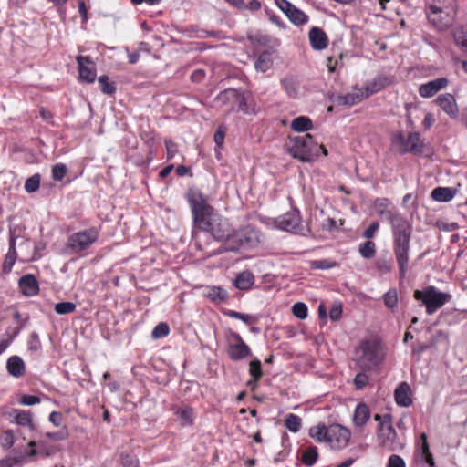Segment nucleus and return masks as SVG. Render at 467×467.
<instances>
[{
  "label": "nucleus",
  "instance_id": "obj_25",
  "mask_svg": "<svg viewBox=\"0 0 467 467\" xmlns=\"http://www.w3.org/2000/svg\"><path fill=\"white\" fill-rule=\"evenodd\" d=\"M6 369L10 375L19 378L25 374L24 360L18 356H12L7 359Z\"/></svg>",
  "mask_w": 467,
  "mask_h": 467
},
{
  "label": "nucleus",
  "instance_id": "obj_13",
  "mask_svg": "<svg viewBox=\"0 0 467 467\" xmlns=\"http://www.w3.org/2000/svg\"><path fill=\"white\" fill-rule=\"evenodd\" d=\"M385 425L378 428V439L382 447L388 450H395L397 432L392 426V421L389 423V418L387 417Z\"/></svg>",
  "mask_w": 467,
  "mask_h": 467
},
{
  "label": "nucleus",
  "instance_id": "obj_28",
  "mask_svg": "<svg viewBox=\"0 0 467 467\" xmlns=\"http://www.w3.org/2000/svg\"><path fill=\"white\" fill-rule=\"evenodd\" d=\"M254 284V276L250 271H243L237 275L234 285L240 290H248Z\"/></svg>",
  "mask_w": 467,
  "mask_h": 467
},
{
  "label": "nucleus",
  "instance_id": "obj_57",
  "mask_svg": "<svg viewBox=\"0 0 467 467\" xmlns=\"http://www.w3.org/2000/svg\"><path fill=\"white\" fill-rule=\"evenodd\" d=\"M226 129L223 126H220L214 133L213 140L217 146H222L224 141Z\"/></svg>",
  "mask_w": 467,
  "mask_h": 467
},
{
  "label": "nucleus",
  "instance_id": "obj_17",
  "mask_svg": "<svg viewBox=\"0 0 467 467\" xmlns=\"http://www.w3.org/2000/svg\"><path fill=\"white\" fill-rule=\"evenodd\" d=\"M76 59L80 79L87 83H93L96 80L97 73L89 57L78 56Z\"/></svg>",
  "mask_w": 467,
  "mask_h": 467
},
{
  "label": "nucleus",
  "instance_id": "obj_37",
  "mask_svg": "<svg viewBox=\"0 0 467 467\" xmlns=\"http://www.w3.org/2000/svg\"><path fill=\"white\" fill-rule=\"evenodd\" d=\"M318 458L317 449L315 446L307 448L302 455V462L306 466H313Z\"/></svg>",
  "mask_w": 467,
  "mask_h": 467
},
{
  "label": "nucleus",
  "instance_id": "obj_10",
  "mask_svg": "<svg viewBox=\"0 0 467 467\" xmlns=\"http://www.w3.org/2000/svg\"><path fill=\"white\" fill-rule=\"evenodd\" d=\"M227 353L232 360L238 361L252 355L249 346L238 333L231 331L227 337Z\"/></svg>",
  "mask_w": 467,
  "mask_h": 467
},
{
  "label": "nucleus",
  "instance_id": "obj_38",
  "mask_svg": "<svg viewBox=\"0 0 467 467\" xmlns=\"http://www.w3.org/2000/svg\"><path fill=\"white\" fill-rule=\"evenodd\" d=\"M359 254L365 259H371L376 254V244L372 241H367L359 245Z\"/></svg>",
  "mask_w": 467,
  "mask_h": 467
},
{
  "label": "nucleus",
  "instance_id": "obj_54",
  "mask_svg": "<svg viewBox=\"0 0 467 467\" xmlns=\"http://www.w3.org/2000/svg\"><path fill=\"white\" fill-rule=\"evenodd\" d=\"M368 379L365 372H359L355 376L353 382L357 389H362L368 383Z\"/></svg>",
  "mask_w": 467,
  "mask_h": 467
},
{
  "label": "nucleus",
  "instance_id": "obj_62",
  "mask_svg": "<svg viewBox=\"0 0 467 467\" xmlns=\"http://www.w3.org/2000/svg\"><path fill=\"white\" fill-rule=\"evenodd\" d=\"M379 228V223L378 222H373L369 224V226L364 231L363 237L367 239L373 238L375 234L378 232Z\"/></svg>",
  "mask_w": 467,
  "mask_h": 467
},
{
  "label": "nucleus",
  "instance_id": "obj_60",
  "mask_svg": "<svg viewBox=\"0 0 467 467\" xmlns=\"http://www.w3.org/2000/svg\"><path fill=\"white\" fill-rule=\"evenodd\" d=\"M420 463L423 464V467H435V462L433 456L431 452L426 454H420L418 456Z\"/></svg>",
  "mask_w": 467,
  "mask_h": 467
},
{
  "label": "nucleus",
  "instance_id": "obj_55",
  "mask_svg": "<svg viewBox=\"0 0 467 467\" xmlns=\"http://www.w3.org/2000/svg\"><path fill=\"white\" fill-rule=\"evenodd\" d=\"M335 263L327 259L316 260L311 263V267L314 269L327 270L335 266Z\"/></svg>",
  "mask_w": 467,
  "mask_h": 467
},
{
  "label": "nucleus",
  "instance_id": "obj_35",
  "mask_svg": "<svg viewBox=\"0 0 467 467\" xmlns=\"http://www.w3.org/2000/svg\"><path fill=\"white\" fill-rule=\"evenodd\" d=\"M98 82L99 85V88L101 92L105 95L111 96L115 94L117 90V86L115 82H110L109 80V77L106 75L99 76L98 78Z\"/></svg>",
  "mask_w": 467,
  "mask_h": 467
},
{
  "label": "nucleus",
  "instance_id": "obj_59",
  "mask_svg": "<svg viewBox=\"0 0 467 467\" xmlns=\"http://www.w3.org/2000/svg\"><path fill=\"white\" fill-rule=\"evenodd\" d=\"M388 467H406V463L400 456L393 454L389 458Z\"/></svg>",
  "mask_w": 467,
  "mask_h": 467
},
{
  "label": "nucleus",
  "instance_id": "obj_47",
  "mask_svg": "<svg viewBox=\"0 0 467 467\" xmlns=\"http://www.w3.org/2000/svg\"><path fill=\"white\" fill-rule=\"evenodd\" d=\"M170 333V327L168 324L166 323H159L155 327L153 328L151 332V337L155 339L165 337Z\"/></svg>",
  "mask_w": 467,
  "mask_h": 467
},
{
  "label": "nucleus",
  "instance_id": "obj_3",
  "mask_svg": "<svg viewBox=\"0 0 467 467\" xmlns=\"http://www.w3.org/2000/svg\"><path fill=\"white\" fill-rule=\"evenodd\" d=\"M292 145L288 149L291 156L300 160L303 162H311L320 152L323 155H327V150L323 145H319L314 141L310 134L303 136H295L290 138Z\"/></svg>",
  "mask_w": 467,
  "mask_h": 467
},
{
  "label": "nucleus",
  "instance_id": "obj_30",
  "mask_svg": "<svg viewBox=\"0 0 467 467\" xmlns=\"http://www.w3.org/2000/svg\"><path fill=\"white\" fill-rule=\"evenodd\" d=\"M290 127L296 132H306L313 128V122L307 116H299L292 120Z\"/></svg>",
  "mask_w": 467,
  "mask_h": 467
},
{
  "label": "nucleus",
  "instance_id": "obj_26",
  "mask_svg": "<svg viewBox=\"0 0 467 467\" xmlns=\"http://www.w3.org/2000/svg\"><path fill=\"white\" fill-rule=\"evenodd\" d=\"M456 192L457 191L451 187H437L432 190L431 197L436 202H448L455 197Z\"/></svg>",
  "mask_w": 467,
  "mask_h": 467
},
{
  "label": "nucleus",
  "instance_id": "obj_27",
  "mask_svg": "<svg viewBox=\"0 0 467 467\" xmlns=\"http://www.w3.org/2000/svg\"><path fill=\"white\" fill-rule=\"evenodd\" d=\"M366 99L362 88L356 92H350L337 97V101L339 105L353 106L359 103L362 99Z\"/></svg>",
  "mask_w": 467,
  "mask_h": 467
},
{
  "label": "nucleus",
  "instance_id": "obj_34",
  "mask_svg": "<svg viewBox=\"0 0 467 467\" xmlns=\"http://www.w3.org/2000/svg\"><path fill=\"white\" fill-rule=\"evenodd\" d=\"M287 17L296 26L306 25L309 20L308 16L304 11L297 8L296 6H295L292 9L290 14H288Z\"/></svg>",
  "mask_w": 467,
  "mask_h": 467
},
{
  "label": "nucleus",
  "instance_id": "obj_33",
  "mask_svg": "<svg viewBox=\"0 0 467 467\" xmlns=\"http://www.w3.org/2000/svg\"><path fill=\"white\" fill-rule=\"evenodd\" d=\"M273 66V60L271 58V54L267 51L263 52L259 55L254 62V67L257 71L266 72Z\"/></svg>",
  "mask_w": 467,
  "mask_h": 467
},
{
  "label": "nucleus",
  "instance_id": "obj_39",
  "mask_svg": "<svg viewBox=\"0 0 467 467\" xmlns=\"http://www.w3.org/2000/svg\"><path fill=\"white\" fill-rule=\"evenodd\" d=\"M16 421L18 425L28 427L30 430L35 429V423L33 422V417L30 412H17L16 415Z\"/></svg>",
  "mask_w": 467,
  "mask_h": 467
},
{
  "label": "nucleus",
  "instance_id": "obj_19",
  "mask_svg": "<svg viewBox=\"0 0 467 467\" xmlns=\"http://www.w3.org/2000/svg\"><path fill=\"white\" fill-rule=\"evenodd\" d=\"M411 389L407 382H401L394 391V398L400 407H410L412 404Z\"/></svg>",
  "mask_w": 467,
  "mask_h": 467
},
{
  "label": "nucleus",
  "instance_id": "obj_4",
  "mask_svg": "<svg viewBox=\"0 0 467 467\" xmlns=\"http://www.w3.org/2000/svg\"><path fill=\"white\" fill-rule=\"evenodd\" d=\"M358 364L364 370L376 369L384 360L385 354L378 339L362 341L356 349Z\"/></svg>",
  "mask_w": 467,
  "mask_h": 467
},
{
  "label": "nucleus",
  "instance_id": "obj_24",
  "mask_svg": "<svg viewBox=\"0 0 467 467\" xmlns=\"http://www.w3.org/2000/svg\"><path fill=\"white\" fill-rule=\"evenodd\" d=\"M370 418V410L366 403H358L356 406L353 421L357 427H363Z\"/></svg>",
  "mask_w": 467,
  "mask_h": 467
},
{
  "label": "nucleus",
  "instance_id": "obj_14",
  "mask_svg": "<svg viewBox=\"0 0 467 467\" xmlns=\"http://www.w3.org/2000/svg\"><path fill=\"white\" fill-rule=\"evenodd\" d=\"M171 410L173 412L174 416H176L177 420H180L181 427H191L194 424L196 414L193 408L188 405H173Z\"/></svg>",
  "mask_w": 467,
  "mask_h": 467
},
{
  "label": "nucleus",
  "instance_id": "obj_61",
  "mask_svg": "<svg viewBox=\"0 0 467 467\" xmlns=\"http://www.w3.org/2000/svg\"><path fill=\"white\" fill-rule=\"evenodd\" d=\"M275 2L276 5L285 14L286 16L295 7V5L287 0H275Z\"/></svg>",
  "mask_w": 467,
  "mask_h": 467
},
{
  "label": "nucleus",
  "instance_id": "obj_43",
  "mask_svg": "<svg viewBox=\"0 0 467 467\" xmlns=\"http://www.w3.org/2000/svg\"><path fill=\"white\" fill-rule=\"evenodd\" d=\"M249 374L254 379V382H257L261 377L263 376V371L261 368V361L259 359H254L250 362L249 365Z\"/></svg>",
  "mask_w": 467,
  "mask_h": 467
},
{
  "label": "nucleus",
  "instance_id": "obj_31",
  "mask_svg": "<svg viewBox=\"0 0 467 467\" xmlns=\"http://www.w3.org/2000/svg\"><path fill=\"white\" fill-rule=\"evenodd\" d=\"M281 85L290 98H296L299 92V82L294 77H286L281 80Z\"/></svg>",
  "mask_w": 467,
  "mask_h": 467
},
{
  "label": "nucleus",
  "instance_id": "obj_46",
  "mask_svg": "<svg viewBox=\"0 0 467 467\" xmlns=\"http://www.w3.org/2000/svg\"><path fill=\"white\" fill-rule=\"evenodd\" d=\"M15 441H16V439H15V434H14L13 431L6 430V431H3V433L0 437V443L3 448H5V449L11 448L14 445Z\"/></svg>",
  "mask_w": 467,
  "mask_h": 467
},
{
  "label": "nucleus",
  "instance_id": "obj_11",
  "mask_svg": "<svg viewBox=\"0 0 467 467\" xmlns=\"http://www.w3.org/2000/svg\"><path fill=\"white\" fill-rule=\"evenodd\" d=\"M392 141L396 145L400 146L401 153H420L422 150V143L420 136L418 132H410L408 137L405 138L401 132L393 136Z\"/></svg>",
  "mask_w": 467,
  "mask_h": 467
},
{
  "label": "nucleus",
  "instance_id": "obj_8",
  "mask_svg": "<svg viewBox=\"0 0 467 467\" xmlns=\"http://www.w3.org/2000/svg\"><path fill=\"white\" fill-rule=\"evenodd\" d=\"M414 297L422 301L427 314L432 315L451 299V295L438 291L434 286H428L423 291H415Z\"/></svg>",
  "mask_w": 467,
  "mask_h": 467
},
{
  "label": "nucleus",
  "instance_id": "obj_7",
  "mask_svg": "<svg viewBox=\"0 0 467 467\" xmlns=\"http://www.w3.org/2000/svg\"><path fill=\"white\" fill-rule=\"evenodd\" d=\"M274 226L276 229L305 237L311 234L310 228L302 224V219L297 210H292L275 218Z\"/></svg>",
  "mask_w": 467,
  "mask_h": 467
},
{
  "label": "nucleus",
  "instance_id": "obj_6",
  "mask_svg": "<svg viewBox=\"0 0 467 467\" xmlns=\"http://www.w3.org/2000/svg\"><path fill=\"white\" fill-rule=\"evenodd\" d=\"M226 250L238 251L241 248H252L260 243V232L252 225H246L233 231L226 236Z\"/></svg>",
  "mask_w": 467,
  "mask_h": 467
},
{
  "label": "nucleus",
  "instance_id": "obj_29",
  "mask_svg": "<svg viewBox=\"0 0 467 467\" xmlns=\"http://www.w3.org/2000/svg\"><path fill=\"white\" fill-rule=\"evenodd\" d=\"M309 436L317 442H327L328 427L324 423L312 426L308 431Z\"/></svg>",
  "mask_w": 467,
  "mask_h": 467
},
{
  "label": "nucleus",
  "instance_id": "obj_51",
  "mask_svg": "<svg viewBox=\"0 0 467 467\" xmlns=\"http://www.w3.org/2000/svg\"><path fill=\"white\" fill-rule=\"evenodd\" d=\"M376 268L380 275H386L392 271V263L388 259L379 258L376 261Z\"/></svg>",
  "mask_w": 467,
  "mask_h": 467
},
{
  "label": "nucleus",
  "instance_id": "obj_49",
  "mask_svg": "<svg viewBox=\"0 0 467 467\" xmlns=\"http://www.w3.org/2000/svg\"><path fill=\"white\" fill-rule=\"evenodd\" d=\"M430 451V446L427 440V434L422 432L420 435V439L417 441V455L426 454Z\"/></svg>",
  "mask_w": 467,
  "mask_h": 467
},
{
  "label": "nucleus",
  "instance_id": "obj_12",
  "mask_svg": "<svg viewBox=\"0 0 467 467\" xmlns=\"http://www.w3.org/2000/svg\"><path fill=\"white\" fill-rule=\"evenodd\" d=\"M350 439L349 431L340 424L328 426L327 442L334 450H341L348 446Z\"/></svg>",
  "mask_w": 467,
  "mask_h": 467
},
{
  "label": "nucleus",
  "instance_id": "obj_36",
  "mask_svg": "<svg viewBox=\"0 0 467 467\" xmlns=\"http://www.w3.org/2000/svg\"><path fill=\"white\" fill-rule=\"evenodd\" d=\"M302 425V420L299 416L290 413L285 420V426L291 432L296 433L299 431Z\"/></svg>",
  "mask_w": 467,
  "mask_h": 467
},
{
  "label": "nucleus",
  "instance_id": "obj_40",
  "mask_svg": "<svg viewBox=\"0 0 467 467\" xmlns=\"http://www.w3.org/2000/svg\"><path fill=\"white\" fill-rule=\"evenodd\" d=\"M40 181H41V177L38 173H36V174L32 175L31 177H29L26 181L25 185H24L26 192L28 193H33V192H36L40 186Z\"/></svg>",
  "mask_w": 467,
  "mask_h": 467
},
{
  "label": "nucleus",
  "instance_id": "obj_20",
  "mask_svg": "<svg viewBox=\"0 0 467 467\" xmlns=\"http://www.w3.org/2000/svg\"><path fill=\"white\" fill-rule=\"evenodd\" d=\"M18 285L21 292L28 296H36L39 291L36 278L31 274H26L19 278Z\"/></svg>",
  "mask_w": 467,
  "mask_h": 467
},
{
  "label": "nucleus",
  "instance_id": "obj_50",
  "mask_svg": "<svg viewBox=\"0 0 467 467\" xmlns=\"http://www.w3.org/2000/svg\"><path fill=\"white\" fill-rule=\"evenodd\" d=\"M236 99L235 104L237 105V109L244 114H249L250 110L244 92L238 89V96H236Z\"/></svg>",
  "mask_w": 467,
  "mask_h": 467
},
{
  "label": "nucleus",
  "instance_id": "obj_2",
  "mask_svg": "<svg viewBox=\"0 0 467 467\" xmlns=\"http://www.w3.org/2000/svg\"><path fill=\"white\" fill-rule=\"evenodd\" d=\"M195 228L209 233L215 240H224L230 235L231 224L208 204L207 197L197 190L187 195Z\"/></svg>",
  "mask_w": 467,
  "mask_h": 467
},
{
  "label": "nucleus",
  "instance_id": "obj_32",
  "mask_svg": "<svg viewBox=\"0 0 467 467\" xmlns=\"http://www.w3.org/2000/svg\"><path fill=\"white\" fill-rule=\"evenodd\" d=\"M453 38L455 44L467 52V24L454 28Z\"/></svg>",
  "mask_w": 467,
  "mask_h": 467
},
{
  "label": "nucleus",
  "instance_id": "obj_22",
  "mask_svg": "<svg viewBox=\"0 0 467 467\" xmlns=\"http://www.w3.org/2000/svg\"><path fill=\"white\" fill-rule=\"evenodd\" d=\"M236 96H238V89L236 88H226L223 91H221L214 99V103H216L218 106H231V110L235 109V101H236Z\"/></svg>",
  "mask_w": 467,
  "mask_h": 467
},
{
  "label": "nucleus",
  "instance_id": "obj_18",
  "mask_svg": "<svg viewBox=\"0 0 467 467\" xmlns=\"http://www.w3.org/2000/svg\"><path fill=\"white\" fill-rule=\"evenodd\" d=\"M308 37L310 46L314 50L321 51L328 46V38L324 30L319 27H312L309 30Z\"/></svg>",
  "mask_w": 467,
  "mask_h": 467
},
{
  "label": "nucleus",
  "instance_id": "obj_64",
  "mask_svg": "<svg viewBox=\"0 0 467 467\" xmlns=\"http://www.w3.org/2000/svg\"><path fill=\"white\" fill-rule=\"evenodd\" d=\"M49 421L56 427L62 424V414L58 411H53L49 415Z\"/></svg>",
  "mask_w": 467,
  "mask_h": 467
},
{
  "label": "nucleus",
  "instance_id": "obj_21",
  "mask_svg": "<svg viewBox=\"0 0 467 467\" xmlns=\"http://www.w3.org/2000/svg\"><path fill=\"white\" fill-rule=\"evenodd\" d=\"M390 84L391 79L389 77L379 76L373 78L371 81L368 82L367 85L361 88L365 97L368 98L369 96L380 91Z\"/></svg>",
  "mask_w": 467,
  "mask_h": 467
},
{
  "label": "nucleus",
  "instance_id": "obj_1",
  "mask_svg": "<svg viewBox=\"0 0 467 467\" xmlns=\"http://www.w3.org/2000/svg\"><path fill=\"white\" fill-rule=\"evenodd\" d=\"M373 210L382 220L391 225L393 253L399 266L400 277L405 278L410 261V239L412 225L395 210V206L388 198H377L373 202Z\"/></svg>",
  "mask_w": 467,
  "mask_h": 467
},
{
  "label": "nucleus",
  "instance_id": "obj_56",
  "mask_svg": "<svg viewBox=\"0 0 467 467\" xmlns=\"http://www.w3.org/2000/svg\"><path fill=\"white\" fill-rule=\"evenodd\" d=\"M341 315H342L341 303H335L329 311L330 319L333 321H337L341 317Z\"/></svg>",
  "mask_w": 467,
  "mask_h": 467
},
{
  "label": "nucleus",
  "instance_id": "obj_48",
  "mask_svg": "<svg viewBox=\"0 0 467 467\" xmlns=\"http://www.w3.org/2000/svg\"><path fill=\"white\" fill-rule=\"evenodd\" d=\"M17 254L7 253L2 265L3 274L7 275L12 271V268L16 261Z\"/></svg>",
  "mask_w": 467,
  "mask_h": 467
},
{
  "label": "nucleus",
  "instance_id": "obj_15",
  "mask_svg": "<svg viewBox=\"0 0 467 467\" xmlns=\"http://www.w3.org/2000/svg\"><path fill=\"white\" fill-rule=\"evenodd\" d=\"M449 84L447 78H439L427 83H424L419 88V94L421 98L429 99L433 97L440 90L445 88Z\"/></svg>",
  "mask_w": 467,
  "mask_h": 467
},
{
  "label": "nucleus",
  "instance_id": "obj_16",
  "mask_svg": "<svg viewBox=\"0 0 467 467\" xmlns=\"http://www.w3.org/2000/svg\"><path fill=\"white\" fill-rule=\"evenodd\" d=\"M436 104L451 118L459 115V108L455 97L451 93L441 94L435 99Z\"/></svg>",
  "mask_w": 467,
  "mask_h": 467
},
{
  "label": "nucleus",
  "instance_id": "obj_41",
  "mask_svg": "<svg viewBox=\"0 0 467 467\" xmlns=\"http://www.w3.org/2000/svg\"><path fill=\"white\" fill-rule=\"evenodd\" d=\"M384 305L388 308H394L398 304V293L395 288H391L383 295Z\"/></svg>",
  "mask_w": 467,
  "mask_h": 467
},
{
  "label": "nucleus",
  "instance_id": "obj_45",
  "mask_svg": "<svg viewBox=\"0 0 467 467\" xmlns=\"http://www.w3.org/2000/svg\"><path fill=\"white\" fill-rule=\"evenodd\" d=\"M292 313L297 318L305 319L307 317L308 308L305 303L296 302L292 306Z\"/></svg>",
  "mask_w": 467,
  "mask_h": 467
},
{
  "label": "nucleus",
  "instance_id": "obj_5",
  "mask_svg": "<svg viewBox=\"0 0 467 467\" xmlns=\"http://www.w3.org/2000/svg\"><path fill=\"white\" fill-rule=\"evenodd\" d=\"M99 237V232L95 227H90L68 235L65 251L71 255L84 256L92 245L97 243Z\"/></svg>",
  "mask_w": 467,
  "mask_h": 467
},
{
  "label": "nucleus",
  "instance_id": "obj_44",
  "mask_svg": "<svg viewBox=\"0 0 467 467\" xmlns=\"http://www.w3.org/2000/svg\"><path fill=\"white\" fill-rule=\"evenodd\" d=\"M226 315L229 317L241 320L245 324H251L257 320V318L252 315L237 312L234 310H229Z\"/></svg>",
  "mask_w": 467,
  "mask_h": 467
},
{
  "label": "nucleus",
  "instance_id": "obj_9",
  "mask_svg": "<svg viewBox=\"0 0 467 467\" xmlns=\"http://www.w3.org/2000/svg\"><path fill=\"white\" fill-rule=\"evenodd\" d=\"M455 15L456 11L453 6L441 7L437 5H430L427 10L428 19L440 30L449 27L452 24Z\"/></svg>",
  "mask_w": 467,
  "mask_h": 467
},
{
  "label": "nucleus",
  "instance_id": "obj_53",
  "mask_svg": "<svg viewBox=\"0 0 467 467\" xmlns=\"http://www.w3.org/2000/svg\"><path fill=\"white\" fill-rule=\"evenodd\" d=\"M165 148L167 160H172L178 153L177 144L173 142L171 140H165Z\"/></svg>",
  "mask_w": 467,
  "mask_h": 467
},
{
  "label": "nucleus",
  "instance_id": "obj_63",
  "mask_svg": "<svg viewBox=\"0 0 467 467\" xmlns=\"http://www.w3.org/2000/svg\"><path fill=\"white\" fill-rule=\"evenodd\" d=\"M121 463L122 467H140L139 460L131 455H124Z\"/></svg>",
  "mask_w": 467,
  "mask_h": 467
},
{
  "label": "nucleus",
  "instance_id": "obj_52",
  "mask_svg": "<svg viewBox=\"0 0 467 467\" xmlns=\"http://www.w3.org/2000/svg\"><path fill=\"white\" fill-rule=\"evenodd\" d=\"M67 166L63 163H57L52 168V178L55 181H61L67 174Z\"/></svg>",
  "mask_w": 467,
  "mask_h": 467
},
{
  "label": "nucleus",
  "instance_id": "obj_42",
  "mask_svg": "<svg viewBox=\"0 0 467 467\" xmlns=\"http://www.w3.org/2000/svg\"><path fill=\"white\" fill-rule=\"evenodd\" d=\"M76 304L73 302H59L55 305V311L58 315L71 314L76 310Z\"/></svg>",
  "mask_w": 467,
  "mask_h": 467
},
{
  "label": "nucleus",
  "instance_id": "obj_58",
  "mask_svg": "<svg viewBox=\"0 0 467 467\" xmlns=\"http://www.w3.org/2000/svg\"><path fill=\"white\" fill-rule=\"evenodd\" d=\"M40 398L36 395H24L20 400V403L26 406H33L40 402Z\"/></svg>",
  "mask_w": 467,
  "mask_h": 467
},
{
  "label": "nucleus",
  "instance_id": "obj_23",
  "mask_svg": "<svg viewBox=\"0 0 467 467\" xmlns=\"http://www.w3.org/2000/svg\"><path fill=\"white\" fill-rule=\"evenodd\" d=\"M203 296L211 300L213 303L220 305L228 299V292L222 286H208L203 292Z\"/></svg>",
  "mask_w": 467,
  "mask_h": 467
}]
</instances>
